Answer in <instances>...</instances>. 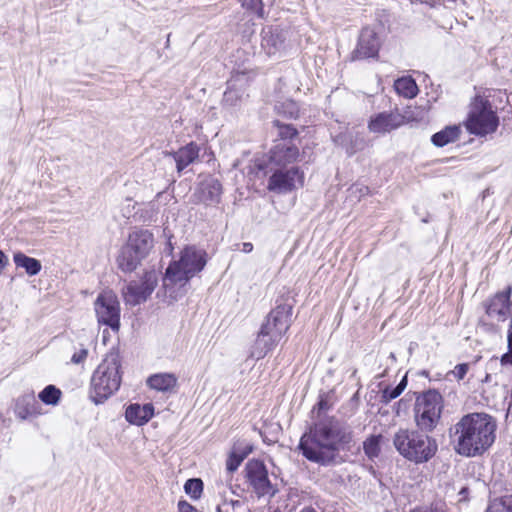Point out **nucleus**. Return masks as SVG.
Returning <instances> with one entry per match:
<instances>
[{
	"label": "nucleus",
	"mask_w": 512,
	"mask_h": 512,
	"mask_svg": "<svg viewBox=\"0 0 512 512\" xmlns=\"http://www.w3.org/2000/svg\"><path fill=\"white\" fill-rule=\"evenodd\" d=\"M496 420L486 413L464 415L451 429L454 451L464 457L483 455L496 439Z\"/></svg>",
	"instance_id": "nucleus-1"
},
{
	"label": "nucleus",
	"mask_w": 512,
	"mask_h": 512,
	"mask_svg": "<svg viewBox=\"0 0 512 512\" xmlns=\"http://www.w3.org/2000/svg\"><path fill=\"white\" fill-rule=\"evenodd\" d=\"M207 263L206 251L196 246L184 247L179 258L170 262L163 276V289L166 296L177 300L186 292V285Z\"/></svg>",
	"instance_id": "nucleus-2"
},
{
	"label": "nucleus",
	"mask_w": 512,
	"mask_h": 512,
	"mask_svg": "<svg viewBox=\"0 0 512 512\" xmlns=\"http://www.w3.org/2000/svg\"><path fill=\"white\" fill-rule=\"evenodd\" d=\"M393 445L403 458L416 464L429 461L438 448L436 441L427 434L404 428L394 434Z\"/></svg>",
	"instance_id": "nucleus-3"
},
{
	"label": "nucleus",
	"mask_w": 512,
	"mask_h": 512,
	"mask_svg": "<svg viewBox=\"0 0 512 512\" xmlns=\"http://www.w3.org/2000/svg\"><path fill=\"white\" fill-rule=\"evenodd\" d=\"M342 441L339 432L326 424L318 425L310 434L302 436L299 448L311 461L323 463L331 451L336 450Z\"/></svg>",
	"instance_id": "nucleus-4"
},
{
	"label": "nucleus",
	"mask_w": 512,
	"mask_h": 512,
	"mask_svg": "<svg viewBox=\"0 0 512 512\" xmlns=\"http://www.w3.org/2000/svg\"><path fill=\"white\" fill-rule=\"evenodd\" d=\"M155 244L153 234L148 230H133L117 258L118 267L123 272L134 271L148 257Z\"/></svg>",
	"instance_id": "nucleus-5"
},
{
	"label": "nucleus",
	"mask_w": 512,
	"mask_h": 512,
	"mask_svg": "<svg viewBox=\"0 0 512 512\" xmlns=\"http://www.w3.org/2000/svg\"><path fill=\"white\" fill-rule=\"evenodd\" d=\"M464 125L469 133L476 136H486L497 130L499 118L487 96L475 95L470 103Z\"/></svg>",
	"instance_id": "nucleus-6"
},
{
	"label": "nucleus",
	"mask_w": 512,
	"mask_h": 512,
	"mask_svg": "<svg viewBox=\"0 0 512 512\" xmlns=\"http://www.w3.org/2000/svg\"><path fill=\"white\" fill-rule=\"evenodd\" d=\"M120 360L117 355L110 354L99 364L92 377V387L97 397V402H103L121 384Z\"/></svg>",
	"instance_id": "nucleus-7"
},
{
	"label": "nucleus",
	"mask_w": 512,
	"mask_h": 512,
	"mask_svg": "<svg viewBox=\"0 0 512 512\" xmlns=\"http://www.w3.org/2000/svg\"><path fill=\"white\" fill-rule=\"evenodd\" d=\"M443 409L440 393L429 390L417 398L415 421L421 430L432 431L438 424Z\"/></svg>",
	"instance_id": "nucleus-8"
},
{
	"label": "nucleus",
	"mask_w": 512,
	"mask_h": 512,
	"mask_svg": "<svg viewBox=\"0 0 512 512\" xmlns=\"http://www.w3.org/2000/svg\"><path fill=\"white\" fill-rule=\"evenodd\" d=\"M94 311L99 324L117 332L120 328V303L112 290L102 291L94 302Z\"/></svg>",
	"instance_id": "nucleus-9"
},
{
	"label": "nucleus",
	"mask_w": 512,
	"mask_h": 512,
	"mask_svg": "<svg viewBox=\"0 0 512 512\" xmlns=\"http://www.w3.org/2000/svg\"><path fill=\"white\" fill-rule=\"evenodd\" d=\"M304 172L296 166L290 168H273L268 179L267 189L277 194H287L304 185Z\"/></svg>",
	"instance_id": "nucleus-10"
},
{
	"label": "nucleus",
	"mask_w": 512,
	"mask_h": 512,
	"mask_svg": "<svg viewBox=\"0 0 512 512\" xmlns=\"http://www.w3.org/2000/svg\"><path fill=\"white\" fill-rule=\"evenodd\" d=\"M158 280L159 274L151 270L140 281L130 282L122 291L125 303L135 306L145 302L157 286Z\"/></svg>",
	"instance_id": "nucleus-11"
},
{
	"label": "nucleus",
	"mask_w": 512,
	"mask_h": 512,
	"mask_svg": "<svg viewBox=\"0 0 512 512\" xmlns=\"http://www.w3.org/2000/svg\"><path fill=\"white\" fill-rule=\"evenodd\" d=\"M290 326V313L284 306L272 310L261 327V332L279 342Z\"/></svg>",
	"instance_id": "nucleus-12"
},
{
	"label": "nucleus",
	"mask_w": 512,
	"mask_h": 512,
	"mask_svg": "<svg viewBox=\"0 0 512 512\" xmlns=\"http://www.w3.org/2000/svg\"><path fill=\"white\" fill-rule=\"evenodd\" d=\"M246 476L259 495L273 494L265 465L259 460H250L246 465Z\"/></svg>",
	"instance_id": "nucleus-13"
},
{
	"label": "nucleus",
	"mask_w": 512,
	"mask_h": 512,
	"mask_svg": "<svg viewBox=\"0 0 512 512\" xmlns=\"http://www.w3.org/2000/svg\"><path fill=\"white\" fill-rule=\"evenodd\" d=\"M298 158V148L287 140L277 143L269 153V161L273 168H287L288 165L296 162Z\"/></svg>",
	"instance_id": "nucleus-14"
},
{
	"label": "nucleus",
	"mask_w": 512,
	"mask_h": 512,
	"mask_svg": "<svg viewBox=\"0 0 512 512\" xmlns=\"http://www.w3.org/2000/svg\"><path fill=\"white\" fill-rule=\"evenodd\" d=\"M406 122L405 116L383 112L371 117L368 128L372 133L384 134L399 128Z\"/></svg>",
	"instance_id": "nucleus-15"
},
{
	"label": "nucleus",
	"mask_w": 512,
	"mask_h": 512,
	"mask_svg": "<svg viewBox=\"0 0 512 512\" xmlns=\"http://www.w3.org/2000/svg\"><path fill=\"white\" fill-rule=\"evenodd\" d=\"M512 288L509 286L505 292L497 293L486 307L487 315L495 321H504L511 311L510 296Z\"/></svg>",
	"instance_id": "nucleus-16"
},
{
	"label": "nucleus",
	"mask_w": 512,
	"mask_h": 512,
	"mask_svg": "<svg viewBox=\"0 0 512 512\" xmlns=\"http://www.w3.org/2000/svg\"><path fill=\"white\" fill-rule=\"evenodd\" d=\"M380 48V39L371 28L362 30L355 55L357 58H372L377 56Z\"/></svg>",
	"instance_id": "nucleus-17"
},
{
	"label": "nucleus",
	"mask_w": 512,
	"mask_h": 512,
	"mask_svg": "<svg viewBox=\"0 0 512 512\" xmlns=\"http://www.w3.org/2000/svg\"><path fill=\"white\" fill-rule=\"evenodd\" d=\"M261 46L269 56L281 55L286 49V32L272 28L264 30Z\"/></svg>",
	"instance_id": "nucleus-18"
},
{
	"label": "nucleus",
	"mask_w": 512,
	"mask_h": 512,
	"mask_svg": "<svg viewBox=\"0 0 512 512\" xmlns=\"http://www.w3.org/2000/svg\"><path fill=\"white\" fill-rule=\"evenodd\" d=\"M154 414V407L151 403L144 405L131 404L127 407L125 412L126 420L137 426L147 423Z\"/></svg>",
	"instance_id": "nucleus-19"
},
{
	"label": "nucleus",
	"mask_w": 512,
	"mask_h": 512,
	"mask_svg": "<svg viewBox=\"0 0 512 512\" xmlns=\"http://www.w3.org/2000/svg\"><path fill=\"white\" fill-rule=\"evenodd\" d=\"M15 415L20 420L41 415V408L37 404L33 394L19 397L15 404Z\"/></svg>",
	"instance_id": "nucleus-20"
},
{
	"label": "nucleus",
	"mask_w": 512,
	"mask_h": 512,
	"mask_svg": "<svg viewBox=\"0 0 512 512\" xmlns=\"http://www.w3.org/2000/svg\"><path fill=\"white\" fill-rule=\"evenodd\" d=\"M222 194V186L215 178H207L201 182L199 187L200 201L212 205L220 201Z\"/></svg>",
	"instance_id": "nucleus-21"
},
{
	"label": "nucleus",
	"mask_w": 512,
	"mask_h": 512,
	"mask_svg": "<svg viewBox=\"0 0 512 512\" xmlns=\"http://www.w3.org/2000/svg\"><path fill=\"white\" fill-rule=\"evenodd\" d=\"M252 450V445L245 441H237L234 443L226 461L227 470L229 472L236 471L242 461L252 452Z\"/></svg>",
	"instance_id": "nucleus-22"
},
{
	"label": "nucleus",
	"mask_w": 512,
	"mask_h": 512,
	"mask_svg": "<svg viewBox=\"0 0 512 512\" xmlns=\"http://www.w3.org/2000/svg\"><path fill=\"white\" fill-rule=\"evenodd\" d=\"M177 377L172 373H157L147 379V385L156 391L168 392L175 388Z\"/></svg>",
	"instance_id": "nucleus-23"
},
{
	"label": "nucleus",
	"mask_w": 512,
	"mask_h": 512,
	"mask_svg": "<svg viewBox=\"0 0 512 512\" xmlns=\"http://www.w3.org/2000/svg\"><path fill=\"white\" fill-rule=\"evenodd\" d=\"M199 155V148L196 144L190 143L173 154L178 172L194 162Z\"/></svg>",
	"instance_id": "nucleus-24"
},
{
	"label": "nucleus",
	"mask_w": 512,
	"mask_h": 512,
	"mask_svg": "<svg viewBox=\"0 0 512 512\" xmlns=\"http://www.w3.org/2000/svg\"><path fill=\"white\" fill-rule=\"evenodd\" d=\"M461 134L459 125L446 126L441 131L435 133L431 137V142L437 147H444L450 143L457 141Z\"/></svg>",
	"instance_id": "nucleus-25"
},
{
	"label": "nucleus",
	"mask_w": 512,
	"mask_h": 512,
	"mask_svg": "<svg viewBox=\"0 0 512 512\" xmlns=\"http://www.w3.org/2000/svg\"><path fill=\"white\" fill-rule=\"evenodd\" d=\"M277 344L278 342L260 331L253 346L251 347L250 357L259 360L263 358Z\"/></svg>",
	"instance_id": "nucleus-26"
},
{
	"label": "nucleus",
	"mask_w": 512,
	"mask_h": 512,
	"mask_svg": "<svg viewBox=\"0 0 512 512\" xmlns=\"http://www.w3.org/2000/svg\"><path fill=\"white\" fill-rule=\"evenodd\" d=\"M13 261L17 268H22L30 276L37 275L42 268L39 260L29 257L21 252H17L13 256Z\"/></svg>",
	"instance_id": "nucleus-27"
},
{
	"label": "nucleus",
	"mask_w": 512,
	"mask_h": 512,
	"mask_svg": "<svg viewBox=\"0 0 512 512\" xmlns=\"http://www.w3.org/2000/svg\"><path fill=\"white\" fill-rule=\"evenodd\" d=\"M394 88L399 95L405 98H413L418 93V86L411 77L397 79L394 83Z\"/></svg>",
	"instance_id": "nucleus-28"
},
{
	"label": "nucleus",
	"mask_w": 512,
	"mask_h": 512,
	"mask_svg": "<svg viewBox=\"0 0 512 512\" xmlns=\"http://www.w3.org/2000/svg\"><path fill=\"white\" fill-rule=\"evenodd\" d=\"M62 396V392L55 385L46 386L39 394L38 398L41 402L46 405L56 406L58 405Z\"/></svg>",
	"instance_id": "nucleus-29"
},
{
	"label": "nucleus",
	"mask_w": 512,
	"mask_h": 512,
	"mask_svg": "<svg viewBox=\"0 0 512 512\" xmlns=\"http://www.w3.org/2000/svg\"><path fill=\"white\" fill-rule=\"evenodd\" d=\"M380 440L381 435H373L363 443L364 452L369 458L378 456L380 452Z\"/></svg>",
	"instance_id": "nucleus-30"
},
{
	"label": "nucleus",
	"mask_w": 512,
	"mask_h": 512,
	"mask_svg": "<svg viewBox=\"0 0 512 512\" xmlns=\"http://www.w3.org/2000/svg\"><path fill=\"white\" fill-rule=\"evenodd\" d=\"M184 490L191 498L198 499L203 491V482L197 478L189 479L184 485Z\"/></svg>",
	"instance_id": "nucleus-31"
},
{
	"label": "nucleus",
	"mask_w": 512,
	"mask_h": 512,
	"mask_svg": "<svg viewBox=\"0 0 512 512\" xmlns=\"http://www.w3.org/2000/svg\"><path fill=\"white\" fill-rule=\"evenodd\" d=\"M406 385H407V380H406V377H404L396 387L386 388L383 391V398L387 402L397 398L404 391V389L406 388Z\"/></svg>",
	"instance_id": "nucleus-32"
},
{
	"label": "nucleus",
	"mask_w": 512,
	"mask_h": 512,
	"mask_svg": "<svg viewBox=\"0 0 512 512\" xmlns=\"http://www.w3.org/2000/svg\"><path fill=\"white\" fill-rule=\"evenodd\" d=\"M469 370L468 363L458 364L454 367L453 370L449 372V375L453 376L456 380H462Z\"/></svg>",
	"instance_id": "nucleus-33"
},
{
	"label": "nucleus",
	"mask_w": 512,
	"mask_h": 512,
	"mask_svg": "<svg viewBox=\"0 0 512 512\" xmlns=\"http://www.w3.org/2000/svg\"><path fill=\"white\" fill-rule=\"evenodd\" d=\"M242 6L259 15H262V0H240Z\"/></svg>",
	"instance_id": "nucleus-34"
},
{
	"label": "nucleus",
	"mask_w": 512,
	"mask_h": 512,
	"mask_svg": "<svg viewBox=\"0 0 512 512\" xmlns=\"http://www.w3.org/2000/svg\"><path fill=\"white\" fill-rule=\"evenodd\" d=\"M486 512H510V511L507 508L503 498H501V499L493 500L489 504Z\"/></svg>",
	"instance_id": "nucleus-35"
},
{
	"label": "nucleus",
	"mask_w": 512,
	"mask_h": 512,
	"mask_svg": "<svg viewBox=\"0 0 512 512\" xmlns=\"http://www.w3.org/2000/svg\"><path fill=\"white\" fill-rule=\"evenodd\" d=\"M88 351L85 348L80 349L79 351L75 352L71 358L72 362L75 364H79L83 362L87 357Z\"/></svg>",
	"instance_id": "nucleus-36"
},
{
	"label": "nucleus",
	"mask_w": 512,
	"mask_h": 512,
	"mask_svg": "<svg viewBox=\"0 0 512 512\" xmlns=\"http://www.w3.org/2000/svg\"><path fill=\"white\" fill-rule=\"evenodd\" d=\"M178 511L179 512H198L191 504L187 501H179L178 502Z\"/></svg>",
	"instance_id": "nucleus-37"
},
{
	"label": "nucleus",
	"mask_w": 512,
	"mask_h": 512,
	"mask_svg": "<svg viewBox=\"0 0 512 512\" xmlns=\"http://www.w3.org/2000/svg\"><path fill=\"white\" fill-rule=\"evenodd\" d=\"M411 512H445L442 507L438 506H429V507H421L412 510Z\"/></svg>",
	"instance_id": "nucleus-38"
},
{
	"label": "nucleus",
	"mask_w": 512,
	"mask_h": 512,
	"mask_svg": "<svg viewBox=\"0 0 512 512\" xmlns=\"http://www.w3.org/2000/svg\"><path fill=\"white\" fill-rule=\"evenodd\" d=\"M288 106L290 107L289 110L283 111V113L287 114L290 118L298 117V109L296 107V104L291 101L288 103Z\"/></svg>",
	"instance_id": "nucleus-39"
},
{
	"label": "nucleus",
	"mask_w": 512,
	"mask_h": 512,
	"mask_svg": "<svg viewBox=\"0 0 512 512\" xmlns=\"http://www.w3.org/2000/svg\"><path fill=\"white\" fill-rule=\"evenodd\" d=\"M8 264V257L0 250V273Z\"/></svg>",
	"instance_id": "nucleus-40"
},
{
	"label": "nucleus",
	"mask_w": 512,
	"mask_h": 512,
	"mask_svg": "<svg viewBox=\"0 0 512 512\" xmlns=\"http://www.w3.org/2000/svg\"><path fill=\"white\" fill-rule=\"evenodd\" d=\"M253 250V245L250 242H245L242 244V251L244 253H250Z\"/></svg>",
	"instance_id": "nucleus-41"
},
{
	"label": "nucleus",
	"mask_w": 512,
	"mask_h": 512,
	"mask_svg": "<svg viewBox=\"0 0 512 512\" xmlns=\"http://www.w3.org/2000/svg\"><path fill=\"white\" fill-rule=\"evenodd\" d=\"M503 500H504L507 508L509 509V511L512 512V495L503 497Z\"/></svg>",
	"instance_id": "nucleus-42"
},
{
	"label": "nucleus",
	"mask_w": 512,
	"mask_h": 512,
	"mask_svg": "<svg viewBox=\"0 0 512 512\" xmlns=\"http://www.w3.org/2000/svg\"><path fill=\"white\" fill-rule=\"evenodd\" d=\"M173 249H174V248H173V245H172V243H171V240L169 239V240H168V242H167V246H166L165 250H166L169 254H171V253H172V251H173Z\"/></svg>",
	"instance_id": "nucleus-43"
},
{
	"label": "nucleus",
	"mask_w": 512,
	"mask_h": 512,
	"mask_svg": "<svg viewBox=\"0 0 512 512\" xmlns=\"http://www.w3.org/2000/svg\"><path fill=\"white\" fill-rule=\"evenodd\" d=\"M466 493H467V489H466V488H462V489L460 490L459 494H460L461 496H463V497L460 499V501L465 499V495H466Z\"/></svg>",
	"instance_id": "nucleus-44"
},
{
	"label": "nucleus",
	"mask_w": 512,
	"mask_h": 512,
	"mask_svg": "<svg viewBox=\"0 0 512 512\" xmlns=\"http://www.w3.org/2000/svg\"><path fill=\"white\" fill-rule=\"evenodd\" d=\"M300 512H316V511L313 509H310V508H305V509L301 510Z\"/></svg>",
	"instance_id": "nucleus-45"
},
{
	"label": "nucleus",
	"mask_w": 512,
	"mask_h": 512,
	"mask_svg": "<svg viewBox=\"0 0 512 512\" xmlns=\"http://www.w3.org/2000/svg\"><path fill=\"white\" fill-rule=\"evenodd\" d=\"M255 166H257V168H258L259 170H262V169H263V164H262V163H257V162H256Z\"/></svg>",
	"instance_id": "nucleus-46"
},
{
	"label": "nucleus",
	"mask_w": 512,
	"mask_h": 512,
	"mask_svg": "<svg viewBox=\"0 0 512 512\" xmlns=\"http://www.w3.org/2000/svg\"><path fill=\"white\" fill-rule=\"evenodd\" d=\"M217 512H222L221 507L217 506Z\"/></svg>",
	"instance_id": "nucleus-47"
},
{
	"label": "nucleus",
	"mask_w": 512,
	"mask_h": 512,
	"mask_svg": "<svg viewBox=\"0 0 512 512\" xmlns=\"http://www.w3.org/2000/svg\"><path fill=\"white\" fill-rule=\"evenodd\" d=\"M444 2H446V0H443ZM455 0H447V2H454Z\"/></svg>",
	"instance_id": "nucleus-48"
}]
</instances>
